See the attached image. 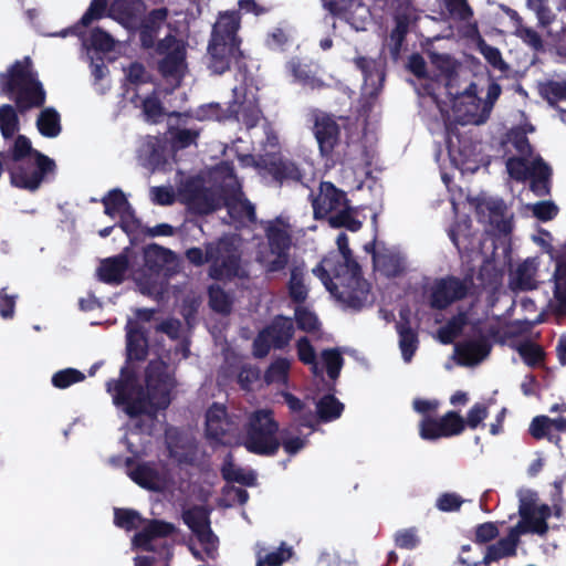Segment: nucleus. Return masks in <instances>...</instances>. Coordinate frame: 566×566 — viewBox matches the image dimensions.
<instances>
[{"label":"nucleus","mask_w":566,"mask_h":566,"mask_svg":"<svg viewBox=\"0 0 566 566\" xmlns=\"http://www.w3.org/2000/svg\"><path fill=\"white\" fill-rule=\"evenodd\" d=\"M175 378L168 373V365L160 359L150 360L145 368V387L139 384L136 371L123 366L118 379L106 382L113 402L122 407L129 418L156 417L171 403Z\"/></svg>","instance_id":"1"},{"label":"nucleus","mask_w":566,"mask_h":566,"mask_svg":"<svg viewBox=\"0 0 566 566\" xmlns=\"http://www.w3.org/2000/svg\"><path fill=\"white\" fill-rule=\"evenodd\" d=\"M0 95L14 103L0 106V132L4 139H10L20 129L18 114L41 108L46 102V92L30 56L14 61L0 73Z\"/></svg>","instance_id":"2"},{"label":"nucleus","mask_w":566,"mask_h":566,"mask_svg":"<svg viewBox=\"0 0 566 566\" xmlns=\"http://www.w3.org/2000/svg\"><path fill=\"white\" fill-rule=\"evenodd\" d=\"M239 12L220 13L212 27L208 44V67L217 75H221L234 65L239 72L247 70L245 55L241 50Z\"/></svg>","instance_id":"3"},{"label":"nucleus","mask_w":566,"mask_h":566,"mask_svg":"<svg viewBox=\"0 0 566 566\" xmlns=\"http://www.w3.org/2000/svg\"><path fill=\"white\" fill-rule=\"evenodd\" d=\"M185 256L197 268L209 264L208 275L214 281H232L245 275L241 265L242 252L234 238L228 234L206 242L205 249L198 247L187 249Z\"/></svg>","instance_id":"4"},{"label":"nucleus","mask_w":566,"mask_h":566,"mask_svg":"<svg viewBox=\"0 0 566 566\" xmlns=\"http://www.w3.org/2000/svg\"><path fill=\"white\" fill-rule=\"evenodd\" d=\"M501 93V85L494 81L488 86L485 99L479 96L478 85L474 82H471L463 92L453 88V94L448 96L452 103L455 122L460 125L484 124Z\"/></svg>","instance_id":"5"},{"label":"nucleus","mask_w":566,"mask_h":566,"mask_svg":"<svg viewBox=\"0 0 566 566\" xmlns=\"http://www.w3.org/2000/svg\"><path fill=\"white\" fill-rule=\"evenodd\" d=\"M144 262L149 274L138 279L140 291L159 300L167 292L168 277L179 272L178 258L170 249L153 243L144 249Z\"/></svg>","instance_id":"6"},{"label":"nucleus","mask_w":566,"mask_h":566,"mask_svg":"<svg viewBox=\"0 0 566 566\" xmlns=\"http://www.w3.org/2000/svg\"><path fill=\"white\" fill-rule=\"evenodd\" d=\"M279 423L274 420L271 410L254 411L247 423L244 448L253 454L262 457L275 455L281 442L276 437Z\"/></svg>","instance_id":"7"},{"label":"nucleus","mask_w":566,"mask_h":566,"mask_svg":"<svg viewBox=\"0 0 566 566\" xmlns=\"http://www.w3.org/2000/svg\"><path fill=\"white\" fill-rule=\"evenodd\" d=\"M10 182L13 187L29 191H35L40 188L42 181L49 175L56 171L55 161L41 151L34 153V159H21L8 164Z\"/></svg>","instance_id":"8"},{"label":"nucleus","mask_w":566,"mask_h":566,"mask_svg":"<svg viewBox=\"0 0 566 566\" xmlns=\"http://www.w3.org/2000/svg\"><path fill=\"white\" fill-rule=\"evenodd\" d=\"M294 332L292 318L284 315L275 316L253 339V356L261 359L269 355L272 347L274 349H284L293 339Z\"/></svg>","instance_id":"9"},{"label":"nucleus","mask_w":566,"mask_h":566,"mask_svg":"<svg viewBox=\"0 0 566 566\" xmlns=\"http://www.w3.org/2000/svg\"><path fill=\"white\" fill-rule=\"evenodd\" d=\"M125 465L129 479L147 491L164 492L172 483L168 464L164 462L143 461L135 464L134 458H126Z\"/></svg>","instance_id":"10"},{"label":"nucleus","mask_w":566,"mask_h":566,"mask_svg":"<svg viewBox=\"0 0 566 566\" xmlns=\"http://www.w3.org/2000/svg\"><path fill=\"white\" fill-rule=\"evenodd\" d=\"M471 279L447 275L434 280L430 287L429 305L433 310L443 311L454 302L465 298L469 294Z\"/></svg>","instance_id":"11"},{"label":"nucleus","mask_w":566,"mask_h":566,"mask_svg":"<svg viewBox=\"0 0 566 566\" xmlns=\"http://www.w3.org/2000/svg\"><path fill=\"white\" fill-rule=\"evenodd\" d=\"M338 281V290L334 297L353 310L363 308L369 296L370 285L363 277L361 268L356 271H344L343 276H334Z\"/></svg>","instance_id":"12"},{"label":"nucleus","mask_w":566,"mask_h":566,"mask_svg":"<svg viewBox=\"0 0 566 566\" xmlns=\"http://www.w3.org/2000/svg\"><path fill=\"white\" fill-rule=\"evenodd\" d=\"M180 197L191 213L206 216L221 207L220 196L202 181L190 179L180 189Z\"/></svg>","instance_id":"13"},{"label":"nucleus","mask_w":566,"mask_h":566,"mask_svg":"<svg viewBox=\"0 0 566 566\" xmlns=\"http://www.w3.org/2000/svg\"><path fill=\"white\" fill-rule=\"evenodd\" d=\"M238 429L226 406L213 403L206 412V437L214 444L230 446Z\"/></svg>","instance_id":"14"},{"label":"nucleus","mask_w":566,"mask_h":566,"mask_svg":"<svg viewBox=\"0 0 566 566\" xmlns=\"http://www.w3.org/2000/svg\"><path fill=\"white\" fill-rule=\"evenodd\" d=\"M182 521L196 535L203 546L206 554L212 557L217 548L218 538L210 526L209 511L201 505H195L182 513Z\"/></svg>","instance_id":"15"},{"label":"nucleus","mask_w":566,"mask_h":566,"mask_svg":"<svg viewBox=\"0 0 566 566\" xmlns=\"http://www.w3.org/2000/svg\"><path fill=\"white\" fill-rule=\"evenodd\" d=\"M271 254L275 258L265 265L268 273H277L283 271L290 262V249L292 245V235L284 228L276 224H270L265 230Z\"/></svg>","instance_id":"16"},{"label":"nucleus","mask_w":566,"mask_h":566,"mask_svg":"<svg viewBox=\"0 0 566 566\" xmlns=\"http://www.w3.org/2000/svg\"><path fill=\"white\" fill-rule=\"evenodd\" d=\"M232 92L233 99L229 105L237 113L231 119L241 120L248 128L255 127L262 117L258 95L243 86L234 87Z\"/></svg>","instance_id":"17"},{"label":"nucleus","mask_w":566,"mask_h":566,"mask_svg":"<svg viewBox=\"0 0 566 566\" xmlns=\"http://www.w3.org/2000/svg\"><path fill=\"white\" fill-rule=\"evenodd\" d=\"M471 203L474 206L479 221L488 217L490 224L501 234L509 235L513 230L511 219L505 218L506 206L500 199L474 198Z\"/></svg>","instance_id":"18"},{"label":"nucleus","mask_w":566,"mask_h":566,"mask_svg":"<svg viewBox=\"0 0 566 566\" xmlns=\"http://www.w3.org/2000/svg\"><path fill=\"white\" fill-rule=\"evenodd\" d=\"M310 197L315 220L326 219L331 212L348 203L346 193L331 181H322L318 193L316 196L311 193Z\"/></svg>","instance_id":"19"},{"label":"nucleus","mask_w":566,"mask_h":566,"mask_svg":"<svg viewBox=\"0 0 566 566\" xmlns=\"http://www.w3.org/2000/svg\"><path fill=\"white\" fill-rule=\"evenodd\" d=\"M256 167L265 170L280 185L302 182L303 171L296 163L276 155H265L256 161Z\"/></svg>","instance_id":"20"},{"label":"nucleus","mask_w":566,"mask_h":566,"mask_svg":"<svg viewBox=\"0 0 566 566\" xmlns=\"http://www.w3.org/2000/svg\"><path fill=\"white\" fill-rule=\"evenodd\" d=\"M313 134L318 144L319 154L331 158L340 143V127L334 116L323 114L315 117Z\"/></svg>","instance_id":"21"},{"label":"nucleus","mask_w":566,"mask_h":566,"mask_svg":"<svg viewBox=\"0 0 566 566\" xmlns=\"http://www.w3.org/2000/svg\"><path fill=\"white\" fill-rule=\"evenodd\" d=\"M475 337L459 342L454 346L459 363L463 366H474L484 360L492 349L489 336L479 327H473Z\"/></svg>","instance_id":"22"},{"label":"nucleus","mask_w":566,"mask_h":566,"mask_svg":"<svg viewBox=\"0 0 566 566\" xmlns=\"http://www.w3.org/2000/svg\"><path fill=\"white\" fill-rule=\"evenodd\" d=\"M157 70L161 77L170 85L169 93L181 86L186 74V49L177 45L169 54L158 61Z\"/></svg>","instance_id":"23"},{"label":"nucleus","mask_w":566,"mask_h":566,"mask_svg":"<svg viewBox=\"0 0 566 566\" xmlns=\"http://www.w3.org/2000/svg\"><path fill=\"white\" fill-rule=\"evenodd\" d=\"M168 9L157 8L149 11L139 24V42L145 50L154 49L159 30L168 18Z\"/></svg>","instance_id":"24"},{"label":"nucleus","mask_w":566,"mask_h":566,"mask_svg":"<svg viewBox=\"0 0 566 566\" xmlns=\"http://www.w3.org/2000/svg\"><path fill=\"white\" fill-rule=\"evenodd\" d=\"M144 10L143 0H114L108 8V17L126 29H134Z\"/></svg>","instance_id":"25"},{"label":"nucleus","mask_w":566,"mask_h":566,"mask_svg":"<svg viewBox=\"0 0 566 566\" xmlns=\"http://www.w3.org/2000/svg\"><path fill=\"white\" fill-rule=\"evenodd\" d=\"M399 316L400 321L396 324V331L399 336V347L403 360L409 363L419 346L418 332L411 327L408 310L400 311Z\"/></svg>","instance_id":"26"},{"label":"nucleus","mask_w":566,"mask_h":566,"mask_svg":"<svg viewBox=\"0 0 566 566\" xmlns=\"http://www.w3.org/2000/svg\"><path fill=\"white\" fill-rule=\"evenodd\" d=\"M538 262L534 258H527L520 263L510 280V289L513 292L533 291L538 287L536 280Z\"/></svg>","instance_id":"27"},{"label":"nucleus","mask_w":566,"mask_h":566,"mask_svg":"<svg viewBox=\"0 0 566 566\" xmlns=\"http://www.w3.org/2000/svg\"><path fill=\"white\" fill-rule=\"evenodd\" d=\"M176 526L163 520H150L148 524L134 536V544L143 551L154 549L151 542L155 538H164L172 535Z\"/></svg>","instance_id":"28"},{"label":"nucleus","mask_w":566,"mask_h":566,"mask_svg":"<svg viewBox=\"0 0 566 566\" xmlns=\"http://www.w3.org/2000/svg\"><path fill=\"white\" fill-rule=\"evenodd\" d=\"M129 268V260L125 254H118L102 260L97 268V277L101 282L118 285L123 283Z\"/></svg>","instance_id":"29"},{"label":"nucleus","mask_w":566,"mask_h":566,"mask_svg":"<svg viewBox=\"0 0 566 566\" xmlns=\"http://www.w3.org/2000/svg\"><path fill=\"white\" fill-rule=\"evenodd\" d=\"M107 11V0H92L82 18L72 27L65 28L60 32L52 33V36L66 38L67 35L84 36L83 29L91 25L94 21L102 19Z\"/></svg>","instance_id":"30"},{"label":"nucleus","mask_w":566,"mask_h":566,"mask_svg":"<svg viewBox=\"0 0 566 566\" xmlns=\"http://www.w3.org/2000/svg\"><path fill=\"white\" fill-rule=\"evenodd\" d=\"M556 266L553 274L554 301L552 311L558 318L566 317V256L556 258Z\"/></svg>","instance_id":"31"},{"label":"nucleus","mask_w":566,"mask_h":566,"mask_svg":"<svg viewBox=\"0 0 566 566\" xmlns=\"http://www.w3.org/2000/svg\"><path fill=\"white\" fill-rule=\"evenodd\" d=\"M520 535L521 533L512 527L505 537L489 545L482 559L484 566H489L491 563L497 562L504 557L515 556L520 543Z\"/></svg>","instance_id":"32"},{"label":"nucleus","mask_w":566,"mask_h":566,"mask_svg":"<svg viewBox=\"0 0 566 566\" xmlns=\"http://www.w3.org/2000/svg\"><path fill=\"white\" fill-rule=\"evenodd\" d=\"M286 70L296 83L311 91H319L326 86L325 82L316 75L312 65L301 62L297 57H293L286 63Z\"/></svg>","instance_id":"33"},{"label":"nucleus","mask_w":566,"mask_h":566,"mask_svg":"<svg viewBox=\"0 0 566 566\" xmlns=\"http://www.w3.org/2000/svg\"><path fill=\"white\" fill-rule=\"evenodd\" d=\"M127 325L126 352L127 361H144L149 353L148 337L145 331L139 326Z\"/></svg>","instance_id":"34"},{"label":"nucleus","mask_w":566,"mask_h":566,"mask_svg":"<svg viewBox=\"0 0 566 566\" xmlns=\"http://www.w3.org/2000/svg\"><path fill=\"white\" fill-rule=\"evenodd\" d=\"M552 168L542 157L534 159L531 164L530 188L538 197H545L551 192Z\"/></svg>","instance_id":"35"},{"label":"nucleus","mask_w":566,"mask_h":566,"mask_svg":"<svg viewBox=\"0 0 566 566\" xmlns=\"http://www.w3.org/2000/svg\"><path fill=\"white\" fill-rule=\"evenodd\" d=\"M430 63L439 72V75L446 80L447 94H453L454 82L458 81V62L446 53H429Z\"/></svg>","instance_id":"36"},{"label":"nucleus","mask_w":566,"mask_h":566,"mask_svg":"<svg viewBox=\"0 0 566 566\" xmlns=\"http://www.w3.org/2000/svg\"><path fill=\"white\" fill-rule=\"evenodd\" d=\"M538 495L533 490H524L518 492V514L521 516L520 522L513 527L521 534L528 533L531 522L534 520L537 511Z\"/></svg>","instance_id":"37"},{"label":"nucleus","mask_w":566,"mask_h":566,"mask_svg":"<svg viewBox=\"0 0 566 566\" xmlns=\"http://www.w3.org/2000/svg\"><path fill=\"white\" fill-rule=\"evenodd\" d=\"M336 244H337L338 251L340 253L342 260L336 262L332 266L331 271L333 272V275L334 276H343L344 271L346 272L350 269H354L357 271L360 265L356 261V259L353 254V251L349 248L348 237L345 232H340L337 235Z\"/></svg>","instance_id":"38"},{"label":"nucleus","mask_w":566,"mask_h":566,"mask_svg":"<svg viewBox=\"0 0 566 566\" xmlns=\"http://www.w3.org/2000/svg\"><path fill=\"white\" fill-rule=\"evenodd\" d=\"M39 133L46 138H55L62 132L61 115L54 107L43 108L36 118Z\"/></svg>","instance_id":"39"},{"label":"nucleus","mask_w":566,"mask_h":566,"mask_svg":"<svg viewBox=\"0 0 566 566\" xmlns=\"http://www.w3.org/2000/svg\"><path fill=\"white\" fill-rule=\"evenodd\" d=\"M305 269L304 265H294L290 272V280L287 283V292L291 301L295 304H303L308 296V289L304 282Z\"/></svg>","instance_id":"40"},{"label":"nucleus","mask_w":566,"mask_h":566,"mask_svg":"<svg viewBox=\"0 0 566 566\" xmlns=\"http://www.w3.org/2000/svg\"><path fill=\"white\" fill-rule=\"evenodd\" d=\"M104 206V213L109 218L120 216L132 205L127 200L122 189L115 188L109 190L101 200Z\"/></svg>","instance_id":"41"},{"label":"nucleus","mask_w":566,"mask_h":566,"mask_svg":"<svg viewBox=\"0 0 566 566\" xmlns=\"http://www.w3.org/2000/svg\"><path fill=\"white\" fill-rule=\"evenodd\" d=\"M316 408L318 418L323 422H329L338 419L344 411V405L331 394L323 396L318 400Z\"/></svg>","instance_id":"42"},{"label":"nucleus","mask_w":566,"mask_h":566,"mask_svg":"<svg viewBox=\"0 0 566 566\" xmlns=\"http://www.w3.org/2000/svg\"><path fill=\"white\" fill-rule=\"evenodd\" d=\"M328 224L333 229L345 228L352 232L361 229L363 223L354 216V209L348 203L335 214L327 218Z\"/></svg>","instance_id":"43"},{"label":"nucleus","mask_w":566,"mask_h":566,"mask_svg":"<svg viewBox=\"0 0 566 566\" xmlns=\"http://www.w3.org/2000/svg\"><path fill=\"white\" fill-rule=\"evenodd\" d=\"M467 324V315L459 313L451 317L446 325L438 329V338L444 345L452 344L454 339L461 335L463 327Z\"/></svg>","instance_id":"44"},{"label":"nucleus","mask_w":566,"mask_h":566,"mask_svg":"<svg viewBox=\"0 0 566 566\" xmlns=\"http://www.w3.org/2000/svg\"><path fill=\"white\" fill-rule=\"evenodd\" d=\"M291 368V363L287 358L277 357L274 359L266 370L264 371V381L268 385L271 384H286L289 380V373Z\"/></svg>","instance_id":"45"},{"label":"nucleus","mask_w":566,"mask_h":566,"mask_svg":"<svg viewBox=\"0 0 566 566\" xmlns=\"http://www.w3.org/2000/svg\"><path fill=\"white\" fill-rule=\"evenodd\" d=\"M235 113L233 108H230V105L223 108L219 103H210L198 107L196 117L199 120L223 122L235 117Z\"/></svg>","instance_id":"46"},{"label":"nucleus","mask_w":566,"mask_h":566,"mask_svg":"<svg viewBox=\"0 0 566 566\" xmlns=\"http://www.w3.org/2000/svg\"><path fill=\"white\" fill-rule=\"evenodd\" d=\"M395 28L390 32V55L397 59L401 52L402 44L409 30V19L407 15H397Z\"/></svg>","instance_id":"47"},{"label":"nucleus","mask_w":566,"mask_h":566,"mask_svg":"<svg viewBox=\"0 0 566 566\" xmlns=\"http://www.w3.org/2000/svg\"><path fill=\"white\" fill-rule=\"evenodd\" d=\"M374 263L387 277H397L403 272L402 260L394 253H380L375 256Z\"/></svg>","instance_id":"48"},{"label":"nucleus","mask_w":566,"mask_h":566,"mask_svg":"<svg viewBox=\"0 0 566 566\" xmlns=\"http://www.w3.org/2000/svg\"><path fill=\"white\" fill-rule=\"evenodd\" d=\"M38 151L32 147L31 140L25 135H18L14 139L13 145L10 147L8 151H4L7 154V163L11 160L17 161L21 159H28L33 158L34 159V153Z\"/></svg>","instance_id":"49"},{"label":"nucleus","mask_w":566,"mask_h":566,"mask_svg":"<svg viewBox=\"0 0 566 566\" xmlns=\"http://www.w3.org/2000/svg\"><path fill=\"white\" fill-rule=\"evenodd\" d=\"M517 353L522 357L523 361L534 368L542 364L545 359V352L538 344L525 340L517 346Z\"/></svg>","instance_id":"50"},{"label":"nucleus","mask_w":566,"mask_h":566,"mask_svg":"<svg viewBox=\"0 0 566 566\" xmlns=\"http://www.w3.org/2000/svg\"><path fill=\"white\" fill-rule=\"evenodd\" d=\"M209 306L219 314L227 315L231 312L232 302L227 292L220 286H210L208 291Z\"/></svg>","instance_id":"51"},{"label":"nucleus","mask_w":566,"mask_h":566,"mask_svg":"<svg viewBox=\"0 0 566 566\" xmlns=\"http://www.w3.org/2000/svg\"><path fill=\"white\" fill-rule=\"evenodd\" d=\"M440 426L443 437H453L461 434L465 429L464 419L459 412L450 410L440 419Z\"/></svg>","instance_id":"52"},{"label":"nucleus","mask_w":566,"mask_h":566,"mask_svg":"<svg viewBox=\"0 0 566 566\" xmlns=\"http://www.w3.org/2000/svg\"><path fill=\"white\" fill-rule=\"evenodd\" d=\"M145 520L140 514L130 509H115L114 511V523L116 526L126 531H133L139 527Z\"/></svg>","instance_id":"53"},{"label":"nucleus","mask_w":566,"mask_h":566,"mask_svg":"<svg viewBox=\"0 0 566 566\" xmlns=\"http://www.w3.org/2000/svg\"><path fill=\"white\" fill-rule=\"evenodd\" d=\"M294 318L298 329L306 333H316L321 329V323L316 314L306 307L297 306Z\"/></svg>","instance_id":"54"},{"label":"nucleus","mask_w":566,"mask_h":566,"mask_svg":"<svg viewBox=\"0 0 566 566\" xmlns=\"http://www.w3.org/2000/svg\"><path fill=\"white\" fill-rule=\"evenodd\" d=\"M88 45L95 51L108 53L115 48L114 38L99 27L92 29Z\"/></svg>","instance_id":"55"},{"label":"nucleus","mask_w":566,"mask_h":566,"mask_svg":"<svg viewBox=\"0 0 566 566\" xmlns=\"http://www.w3.org/2000/svg\"><path fill=\"white\" fill-rule=\"evenodd\" d=\"M220 472L222 479L228 483L238 482L247 485L251 484V482L245 479L242 469L235 467L231 452H228L224 457Z\"/></svg>","instance_id":"56"},{"label":"nucleus","mask_w":566,"mask_h":566,"mask_svg":"<svg viewBox=\"0 0 566 566\" xmlns=\"http://www.w3.org/2000/svg\"><path fill=\"white\" fill-rule=\"evenodd\" d=\"M530 433L536 440L547 438L548 441H558L559 437L552 434L551 418L547 416L535 417L530 424Z\"/></svg>","instance_id":"57"},{"label":"nucleus","mask_w":566,"mask_h":566,"mask_svg":"<svg viewBox=\"0 0 566 566\" xmlns=\"http://www.w3.org/2000/svg\"><path fill=\"white\" fill-rule=\"evenodd\" d=\"M85 379V375L75 368H65L56 371L52 376V385L59 389H65L70 386L81 382Z\"/></svg>","instance_id":"58"},{"label":"nucleus","mask_w":566,"mask_h":566,"mask_svg":"<svg viewBox=\"0 0 566 566\" xmlns=\"http://www.w3.org/2000/svg\"><path fill=\"white\" fill-rule=\"evenodd\" d=\"M322 358L326 367L327 376L333 380L337 379L344 365V358L339 350L337 348L324 349L322 352Z\"/></svg>","instance_id":"59"},{"label":"nucleus","mask_w":566,"mask_h":566,"mask_svg":"<svg viewBox=\"0 0 566 566\" xmlns=\"http://www.w3.org/2000/svg\"><path fill=\"white\" fill-rule=\"evenodd\" d=\"M200 136L199 129L193 128H177L172 133V145L178 149H185L191 145H197V140Z\"/></svg>","instance_id":"60"},{"label":"nucleus","mask_w":566,"mask_h":566,"mask_svg":"<svg viewBox=\"0 0 566 566\" xmlns=\"http://www.w3.org/2000/svg\"><path fill=\"white\" fill-rule=\"evenodd\" d=\"M552 511L547 504L537 507L536 515L531 522L528 533L545 535L548 532L547 520L551 517Z\"/></svg>","instance_id":"61"},{"label":"nucleus","mask_w":566,"mask_h":566,"mask_svg":"<svg viewBox=\"0 0 566 566\" xmlns=\"http://www.w3.org/2000/svg\"><path fill=\"white\" fill-rule=\"evenodd\" d=\"M542 95L551 105H555L559 101H566V82H548L542 88Z\"/></svg>","instance_id":"62"},{"label":"nucleus","mask_w":566,"mask_h":566,"mask_svg":"<svg viewBox=\"0 0 566 566\" xmlns=\"http://www.w3.org/2000/svg\"><path fill=\"white\" fill-rule=\"evenodd\" d=\"M506 168L510 176L516 181H524L530 176L531 165L522 157H511L506 161Z\"/></svg>","instance_id":"63"},{"label":"nucleus","mask_w":566,"mask_h":566,"mask_svg":"<svg viewBox=\"0 0 566 566\" xmlns=\"http://www.w3.org/2000/svg\"><path fill=\"white\" fill-rule=\"evenodd\" d=\"M292 556V548H285L284 543L274 552L268 553L263 558L259 557L256 566H281Z\"/></svg>","instance_id":"64"}]
</instances>
